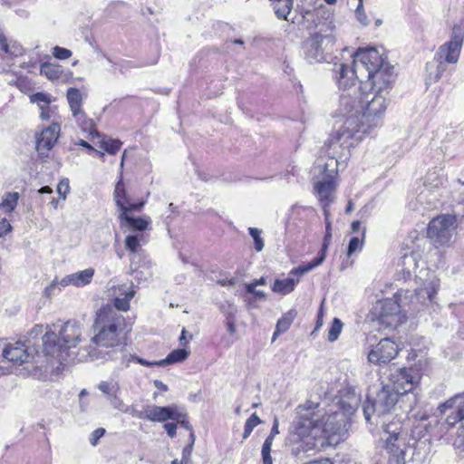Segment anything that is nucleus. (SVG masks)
<instances>
[{
    "label": "nucleus",
    "instance_id": "1",
    "mask_svg": "<svg viewBox=\"0 0 464 464\" xmlns=\"http://www.w3.org/2000/svg\"><path fill=\"white\" fill-rule=\"evenodd\" d=\"M395 76L393 66L384 65L368 85L370 92L364 99L343 93L332 117L341 122L338 139L344 146H358L374 129L382 125L389 104L388 95Z\"/></svg>",
    "mask_w": 464,
    "mask_h": 464
},
{
    "label": "nucleus",
    "instance_id": "2",
    "mask_svg": "<svg viewBox=\"0 0 464 464\" xmlns=\"http://www.w3.org/2000/svg\"><path fill=\"white\" fill-rule=\"evenodd\" d=\"M420 287L415 290L414 296L409 290H399L392 298L378 302L374 306L379 324L386 328H396L406 319V307L411 304H425L432 302L440 287V281L433 274H428Z\"/></svg>",
    "mask_w": 464,
    "mask_h": 464
},
{
    "label": "nucleus",
    "instance_id": "3",
    "mask_svg": "<svg viewBox=\"0 0 464 464\" xmlns=\"http://www.w3.org/2000/svg\"><path fill=\"white\" fill-rule=\"evenodd\" d=\"M124 328V318L111 306L102 307L96 314L93 336L90 343L81 350L80 356L85 361H107L113 358L110 348L119 344V335Z\"/></svg>",
    "mask_w": 464,
    "mask_h": 464
},
{
    "label": "nucleus",
    "instance_id": "4",
    "mask_svg": "<svg viewBox=\"0 0 464 464\" xmlns=\"http://www.w3.org/2000/svg\"><path fill=\"white\" fill-rule=\"evenodd\" d=\"M350 63H335L336 82L339 88L349 90L360 82V90L366 92L368 85L374 81L377 71L391 65L386 58L376 48L359 49Z\"/></svg>",
    "mask_w": 464,
    "mask_h": 464
},
{
    "label": "nucleus",
    "instance_id": "5",
    "mask_svg": "<svg viewBox=\"0 0 464 464\" xmlns=\"http://www.w3.org/2000/svg\"><path fill=\"white\" fill-rule=\"evenodd\" d=\"M83 326L77 321L36 324L29 332V338L42 335L43 353L60 363L66 361L69 350L77 347L83 337Z\"/></svg>",
    "mask_w": 464,
    "mask_h": 464
},
{
    "label": "nucleus",
    "instance_id": "6",
    "mask_svg": "<svg viewBox=\"0 0 464 464\" xmlns=\"http://www.w3.org/2000/svg\"><path fill=\"white\" fill-rule=\"evenodd\" d=\"M319 404L311 401L299 404L295 410L288 434L292 452L298 455L322 446V430L320 423L324 420Z\"/></svg>",
    "mask_w": 464,
    "mask_h": 464
},
{
    "label": "nucleus",
    "instance_id": "7",
    "mask_svg": "<svg viewBox=\"0 0 464 464\" xmlns=\"http://www.w3.org/2000/svg\"><path fill=\"white\" fill-rule=\"evenodd\" d=\"M360 398L353 391L347 401L343 398L329 407L325 411H322L324 416L320 423L322 430V447L337 444L341 437L346 432L349 418L355 411Z\"/></svg>",
    "mask_w": 464,
    "mask_h": 464
},
{
    "label": "nucleus",
    "instance_id": "8",
    "mask_svg": "<svg viewBox=\"0 0 464 464\" xmlns=\"http://www.w3.org/2000/svg\"><path fill=\"white\" fill-rule=\"evenodd\" d=\"M340 132L341 129L335 127L328 140L325 142L321 155L316 160V178L337 179L339 165L341 162H345L348 160L351 149L355 147L344 146L343 140L338 139Z\"/></svg>",
    "mask_w": 464,
    "mask_h": 464
},
{
    "label": "nucleus",
    "instance_id": "9",
    "mask_svg": "<svg viewBox=\"0 0 464 464\" xmlns=\"http://www.w3.org/2000/svg\"><path fill=\"white\" fill-rule=\"evenodd\" d=\"M456 229V218L451 215H441L433 218L428 227V238L436 247L449 246Z\"/></svg>",
    "mask_w": 464,
    "mask_h": 464
},
{
    "label": "nucleus",
    "instance_id": "10",
    "mask_svg": "<svg viewBox=\"0 0 464 464\" xmlns=\"http://www.w3.org/2000/svg\"><path fill=\"white\" fill-rule=\"evenodd\" d=\"M420 381V373L413 368L397 369L391 375L392 387L400 395L412 392Z\"/></svg>",
    "mask_w": 464,
    "mask_h": 464
},
{
    "label": "nucleus",
    "instance_id": "11",
    "mask_svg": "<svg viewBox=\"0 0 464 464\" xmlns=\"http://www.w3.org/2000/svg\"><path fill=\"white\" fill-rule=\"evenodd\" d=\"M334 40L330 35H312L305 43V57L310 63L326 60L325 53L334 46Z\"/></svg>",
    "mask_w": 464,
    "mask_h": 464
},
{
    "label": "nucleus",
    "instance_id": "12",
    "mask_svg": "<svg viewBox=\"0 0 464 464\" xmlns=\"http://www.w3.org/2000/svg\"><path fill=\"white\" fill-rule=\"evenodd\" d=\"M392 426L391 424L386 426L384 430L386 437L383 438L385 450L390 454L389 462L390 464H406L405 448H402L403 443L399 439L400 428L396 426L392 429Z\"/></svg>",
    "mask_w": 464,
    "mask_h": 464
},
{
    "label": "nucleus",
    "instance_id": "13",
    "mask_svg": "<svg viewBox=\"0 0 464 464\" xmlns=\"http://www.w3.org/2000/svg\"><path fill=\"white\" fill-rule=\"evenodd\" d=\"M399 353V347L390 338L382 339L376 345L369 349L367 359L375 365H382L393 360Z\"/></svg>",
    "mask_w": 464,
    "mask_h": 464
},
{
    "label": "nucleus",
    "instance_id": "14",
    "mask_svg": "<svg viewBox=\"0 0 464 464\" xmlns=\"http://www.w3.org/2000/svg\"><path fill=\"white\" fill-rule=\"evenodd\" d=\"M324 215V220H325V235L324 237V243L321 248V251L317 257L314 258L311 262H309L306 265L299 266L296 268H293L290 271L291 275H297V276H303L309 271L313 270L314 268L319 266L323 264L326 257V253L328 250V247L331 244L332 239V223L330 220V211L329 209H325Z\"/></svg>",
    "mask_w": 464,
    "mask_h": 464
},
{
    "label": "nucleus",
    "instance_id": "15",
    "mask_svg": "<svg viewBox=\"0 0 464 464\" xmlns=\"http://www.w3.org/2000/svg\"><path fill=\"white\" fill-rule=\"evenodd\" d=\"M30 345V339L4 344V359L16 365L28 362L33 357V353L29 350Z\"/></svg>",
    "mask_w": 464,
    "mask_h": 464
},
{
    "label": "nucleus",
    "instance_id": "16",
    "mask_svg": "<svg viewBox=\"0 0 464 464\" xmlns=\"http://www.w3.org/2000/svg\"><path fill=\"white\" fill-rule=\"evenodd\" d=\"M399 396L391 385L382 386L372 401V411L379 416L389 412L397 403Z\"/></svg>",
    "mask_w": 464,
    "mask_h": 464
},
{
    "label": "nucleus",
    "instance_id": "17",
    "mask_svg": "<svg viewBox=\"0 0 464 464\" xmlns=\"http://www.w3.org/2000/svg\"><path fill=\"white\" fill-rule=\"evenodd\" d=\"M316 179L317 180L314 182V189L324 208V213H325V209H329V206L335 199L334 193L337 188V179H328L320 177H317Z\"/></svg>",
    "mask_w": 464,
    "mask_h": 464
},
{
    "label": "nucleus",
    "instance_id": "18",
    "mask_svg": "<svg viewBox=\"0 0 464 464\" xmlns=\"http://www.w3.org/2000/svg\"><path fill=\"white\" fill-rule=\"evenodd\" d=\"M61 127L59 123H53L43 129L36 135V150L42 156H47L53 148L60 136Z\"/></svg>",
    "mask_w": 464,
    "mask_h": 464
},
{
    "label": "nucleus",
    "instance_id": "19",
    "mask_svg": "<svg viewBox=\"0 0 464 464\" xmlns=\"http://www.w3.org/2000/svg\"><path fill=\"white\" fill-rule=\"evenodd\" d=\"M179 406L177 404H170L168 406L158 405H146L143 408L144 418L151 422H165L167 420H173L179 419L178 414Z\"/></svg>",
    "mask_w": 464,
    "mask_h": 464
},
{
    "label": "nucleus",
    "instance_id": "20",
    "mask_svg": "<svg viewBox=\"0 0 464 464\" xmlns=\"http://www.w3.org/2000/svg\"><path fill=\"white\" fill-rule=\"evenodd\" d=\"M462 43L463 39L460 35L453 34L449 42L439 48L436 60L442 63H456L459 58Z\"/></svg>",
    "mask_w": 464,
    "mask_h": 464
},
{
    "label": "nucleus",
    "instance_id": "21",
    "mask_svg": "<svg viewBox=\"0 0 464 464\" xmlns=\"http://www.w3.org/2000/svg\"><path fill=\"white\" fill-rule=\"evenodd\" d=\"M98 389L106 396L111 406L121 412H130V406L126 405L120 397L121 387L118 382L102 381L98 384Z\"/></svg>",
    "mask_w": 464,
    "mask_h": 464
},
{
    "label": "nucleus",
    "instance_id": "22",
    "mask_svg": "<svg viewBox=\"0 0 464 464\" xmlns=\"http://www.w3.org/2000/svg\"><path fill=\"white\" fill-rule=\"evenodd\" d=\"M136 290L132 284L114 285L110 290V295L113 298L114 309L117 311H128L130 301L132 299Z\"/></svg>",
    "mask_w": 464,
    "mask_h": 464
},
{
    "label": "nucleus",
    "instance_id": "23",
    "mask_svg": "<svg viewBox=\"0 0 464 464\" xmlns=\"http://www.w3.org/2000/svg\"><path fill=\"white\" fill-rule=\"evenodd\" d=\"M113 199L121 213L125 210H140L144 206V201L139 203L130 202L127 197V192L122 178V170L120 172L119 179L115 185Z\"/></svg>",
    "mask_w": 464,
    "mask_h": 464
},
{
    "label": "nucleus",
    "instance_id": "24",
    "mask_svg": "<svg viewBox=\"0 0 464 464\" xmlns=\"http://www.w3.org/2000/svg\"><path fill=\"white\" fill-rule=\"evenodd\" d=\"M30 102L35 104L39 111V117L42 121H48L51 119L52 114L55 111L56 107L51 106L52 102H54V98L44 92H39L29 95Z\"/></svg>",
    "mask_w": 464,
    "mask_h": 464
},
{
    "label": "nucleus",
    "instance_id": "25",
    "mask_svg": "<svg viewBox=\"0 0 464 464\" xmlns=\"http://www.w3.org/2000/svg\"><path fill=\"white\" fill-rule=\"evenodd\" d=\"M454 406H457V411L449 415L446 419V422L451 426L464 420V396L456 395L440 406V411L441 413L445 412V411L449 409H452Z\"/></svg>",
    "mask_w": 464,
    "mask_h": 464
},
{
    "label": "nucleus",
    "instance_id": "26",
    "mask_svg": "<svg viewBox=\"0 0 464 464\" xmlns=\"http://www.w3.org/2000/svg\"><path fill=\"white\" fill-rule=\"evenodd\" d=\"M94 276L93 268H87L82 271H78L70 275L65 276L60 280V285L66 287L73 285L76 287H82L90 284Z\"/></svg>",
    "mask_w": 464,
    "mask_h": 464
},
{
    "label": "nucleus",
    "instance_id": "27",
    "mask_svg": "<svg viewBox=\"0 0 464 464\" xmlns=\"http://www.w3.org/2000/svg\"><path fill=\"white\" fill-rule=\"evenodd\" d=\"M129 211L125 210L120 214L121 225L134 233H143L148 227L149 221L142 218L131 217L129 215Z\"/></svg>",
    "mask_w": 464,
    "mask_h": 464
},
{
    "label": "nucleus",
    "instance_id": "28",
    "mask_svg": "<svg viewBox=\"0 0 464 464\" xmlns=\"http://www.w3.org/2000/svg\"><path fill=\"white\" fill-rule=\"evenodd\" d=\"M300 276H301L291 275L289 273V277L275 280L272 291L283 295L292 293L299 283Z\"/></svg>",
    "mask_w": 464,
    "mask_h": 464
},
{
    "label": "nucleus",
    "instance_id": "29",
    "mask_svg": "<svg viewBox=\"0 0 464 464\" xmlns=\"http://www.w3.org/2000/svg\"><path fill=\"white\" fill-rule=\"evenodd\" d=\"M72 115L82 131L89 132L92 137H99L98 131L93 128L92 121L86 116L82 110L74 111Z\"/></svg>",
    "mask_w": 464,
    "mask_h": 464
},
{
    "label": "nucleus",
    "instance_id": "30",
    "mask_svg": "<svg viewBox=\"0 0 464 464\" xmlns=\"http://www.w3.org/2000/svg\"><path fill=\"white\" fill-rule=\"evenodd\" d=\"M0 49L10 56L17 57L24 53V48L19 43L9 42L2 33H0Z\"/></svg>",
    "mask_w": 464,
    "mask_h": 464
},
{
    "label": "nucleus",
    "instance_id": "31",
    "mask_svg": "<svg viewBox=\"0 0 464 464\" xmlns=\"http://www.w3.org/2000/svg\"><path fill=\"white\" fill-rule=\"evenodd\" d=\"M296 315L297 312L295 309H291L283 314L277 321L276 331L273 334V340H275L278 334L286 332L290 328Z\"/></svg>",
    "mask_w": 464,
    "mask_h": 464
},
{
    "label": "nucleus",
    "instance_id": "32",
    "mask_svg": "<svg viewBox=\"0 0 464 464\" xmlns=\"http://www.w3.org/2000/svg\"><path fill=\"white\" fill-rule=\"evenodd\" d=\"M147 242L144 233H131L125 238V247L131 253H138L142 244Z\"/></svg>",
    "mask_w": 464,
    "mask_h": 464
},
{
    "label": "nucleus",
    "instance_id": "33",
    "mask_svg": "<svg viewBox=\"0 0 464 464\" xmlns=\"http://www.w3.org/2000/svg\"><path fill=\"white\" fill-rule=\"evenodd\" d=\"M427 81L429 83L438 82L445 72V65L440 62L428 63L426 65Z\"/></svg>",
    "mask_w": 464,
    "mask_h": 464
},
{
    "label": "nucleus",
    "instance_id": "34",
    "mask_svg": "<svg viewBox=\"0 0 464 464\" xmlns=\"http://www.w3.org/2000/svg\"><path fill=\"white\" fill-rule=\"evenodd\" d=\"M106 352H111V355L113 358H108L107 360H119L120 364L128 367L132 360H135L136 356L127 353L126 351L122 347L116 346L114 348H110Z\"/></svg>",
    "mask_w": 464,
    "mask_h": 464
},
{
    "label": "nucleus",
    "instance_id": "35",
    "mask_svg": "<svg viewBox=\"0 0 464 464\" xmlns=\"http://www.w3.org/2000/svg\"><path fill=\"white\" fill-rule=\"evenodd\" d=\"M19 199L18 192H7L4 194L0 202V211L2 213H11L17 206Z\"/></svg>",
    "mask_w": 464,
    "mask_h": 464
},
{
    "label": "nucleus",
    "instance_id": "36",
    "mask_svg": "<svg viewBox=\"0 0 464 464\" xmlns=\"http://www.w3.org/2000/svg\"><path fill=\"white\" fill-rule=\"evenodd\" d=\"M66 97L72 113L82 110V106L83 98L80 90L76 88H69L67 90Z\"/></svg>",
    "mask_w": 464,
    "mask_h": 464
},
{
    "label": "nucleus",
    "instance_id": "37",
    "mask_svg": "<svg viewBox=\"0 0 464 464\" xmlns=\"http://www.w3.org/2000/svg\"><path fill=\"white\" fill-rule=\"evenodd\" d=\"M40 73L47 79L53 81L59 79L63 74L62 66L52 63H44L41 64Z\"/></svg>",
    "mask_w": 464,
    "mask_h": 464
},
{
    "label": "nucleus",
    "instance_id": "38",
    "mask_svg": "<svg viewBox=\"0 0 464 464\" xmlns=\"http://www.w3.org/2000/svg\"><path fill=\"white\" fill-rule=\"evenodd\" d=\"M189 352L185 349L173 350L165 359L161 360L162 366L165 364L176 363L185 361Z\"/></svg>",
    "mask_w": 464,
    "mask_h": 464
},
{
    "label": "nucleus",
    "instance_id": "39",
    "mask_svg": "<svg viewBox=\"0 0 464 464\" xmlns=\"http://www.w3.org/2000/svg\"><path fill=\"white\" fill-rule=\"evenodd\" d=\"M444 181V177L442 174L439 173L437 170L429 171L424 179V185L427 188H434L441 186Z\"/></svg>",
    "mask_w": 464,
    "mask_h": 464
},
{
    "label": "nucleus",
    "instance_id": "40",
    "mask_svg": "<svg viewBox=\"0 0 464 464\" xmlns=\"http://www.w3.org/2000/svg\"><path fill=\"white\" fill-rule=\"evenodd\" d=\"M400 265L407 274H411L417 266L416 255L413 252L405 253L401 258Z\"/></svg>",
    "mask_w": 464,
    "mask_h": 464
},
{
    "label": "nucleus",
    "instance_id": "41",
    "mask_svg": "<svg viewBox=\"0 0 464 464\" xmlns=\"http://www.w3.org/2000/svg\"><path fill=\"white\" fill-rule=\"evenodd\" d=\"M100 146L108 153L115 154L121 149V142L119 140L102 138Z\"/></svg>",
    "mask_w": 464,
    "mask_h": 464
},
{
    "label": "nucleus",
    "instance_id": "42",
    "mask_svg": "<svg viewBox=\"0 0 464 464\" xmlns=\"http://www.w3.org/2000/svg\"><path fill=\"white\" fill-rule=\"evenodd\" d=\"M343 324L340 319L334 318L332 322V324L328 330L327 339L329 342L333 343L339 338L340 334L343 331Z\"/></svg>",
    "mask_w": 464,
    "mask_h": 464
},
{
    "label": "nucleus",
    "instance_id": "43",
    "mask_svg": "<svg viewBox=\"0 0 464 464\" xmlns=\"http://www.w3.org/2000/svg\"><path fill=\"white\" fill-rule=\"evenodd\" d=\"M365 230L362 232L361 237H353L350 239L347 255L350 256L354 252L361 250L363 246Z\"/></svg>",
    "mask_w": 464,
    "mask_h": 464
},
{
    "label": "nucleus",
    "instance_id": "44",
    "mask_svg": "<svg viewBox=\"0 0 464 464\" xmlns=\"http://www.w3.org/2000/svg\"><path fill=\"white\" fill-rule=\"evenodd\" d=\"M260 423L261 420L259 417L256 415V413H253L246 421L243 439H246L251 434L254 428H256Z\"/></svg>",
    "mask_w": 464,
    "mask_h": 464
},
{
    "label": "nucleus",
    "instance_id": "45",
    "mask_svg": "<svg viewBox=\"0 0 464 464\" xmlns=\"http://www.w3.org/2000/svg\"><path fill=\"white\" fill-rule=\"evenodd\" d=\"M248 231H249V234H250L251 237L254 240L255 249L257 252L262 251L263 248H264V246H265L264 240H263V238L261 237L262 231L260 229H258V228H256V227H249Z\"/></svg>",
    "mask_w": 464,
    "mask_h": 464
},
{
    "label": "nucleus",
    "instance_id": "46",
    "mask_svg": "<svg viewBox=\"0 0 464 464\" xmlns=\"http://www.w3.org/2000/svg\"><path fill=\"white\" fill-rule=\"evenodd\" d=\"M17 88L24 93L29 94L34 89V84L32 81L27 78H18L16 81Z\"/></svg>",
    "mask_w": 464,
    "mask_h": 464
},
{
    "label": "nucleus",
    "instance_id": "47",
    "mask_svg": "<svg viewBox=\"0 0 464 464\" xmlns=\"http://www.w3.org/2000/svg\"><path fill=\"white\" fill-rule=\"evenodd\" d=\"M355 16L358 22L362 25L368 24L369 21L363 9L362 0H358V5L355 9Z\"/></svg>",
    "mask_w": 464,
    "mask_h": 464
},
{
    "label": "nucleus",
    "instance_id": "48",
    "mask_svg": "<svg viewBox=\"0 0 464 464\" xmlns=\"http://www.w3.org/2000/svg\"><path fill=\"white\" fill-rule=\"evenodd\" d=\"M52 53L58 60H66L72 56V52L69 49L60 46H54Z\"/></svg>",
    "mask_w": 464,
    "mask_h": 464
},
{
    "label": "nucleus",
    "instance_id": "49",
    "mask_svg": "<svg viewBox=\"0 0 464 464\" xmlns=\"http://www.w3.org/2000/svg\"><path fill=\"white\" fill-rule=\"evenodd\" d=\"M178 414L179 419H173V421H177L179 423L182 427H184L186 430H188L189 431L192 430V426L188 421V414L185 410L179 407L178 409Z\"/></svg>",
    "mask_w": 464,
    "mask_h": 464
},
{
    "label": "nucleus",
    "instance_id": "50",
    "mask_svg": "<svg viewBox=\"0 0 464 464\" xmlns=\"http://www.w3.org/2000/svg\"><path fill=\"white\" fill-rule=\"evenodd\" d=\"M70 192V186L68 179H62L57 185V193L61 197L63 200H64L67 197V194Z\"/></svg>",
    "mask_w": 464,
    "mask_h": 464
},
{
    "label": "nucleus",
    "instance_id": "51",
    "mask_svg": "<svg viewBox=\"0 0 464 464\" xmlns=\"http://www.w3.org/2000/svg\"><path fill=\"white\" fill-rule=\"evenodd\" d=\"M62 286L60 285V280H57L56 278L53 280V282L44 288V294L47 297H51L52 295L56 294V290L61 291Z\"/></svg>",
    "mask_w": 464,
    "mask_h": 464
},
{
    "label": "nucleus",
    "instance_id": "52",
    "mask_svg": "<svg viewBox=\"0 0 464 464\" xmlns=\"http://www.w3.org/2000/svg\"><path fill=\"white\" fill-rule=\"evenodd\" d=\"M226 326L227 332L234 335L237 333V326L235 323V317L232 313H229L227 317Z\"/></svg>",
    "mask_w": 464,
    "mask_h": 464
},
{
    "label": "nucleus",
    "instance_id": "53",
    "mask_svg": "<svg viewBox=\"0 0 464 464\" xmlns=\"http://www.w3.org/2000/svg\"><path fill=\"white\" fill-rule=\"evenodd\" d=\"M271 448L270 446H266L263 444L262 446V459H263V464H273V460L271 458Z\"/></svg>",
    "mask_w": 464,
    "mask_h": 464
},
{
    "label": "nucleus",
    "instance_id": "54",
    "mask_svg": "<svg viewBox=\"0 0 464 464\" xmlns=\"http://www.w3.org/2000/svg\"><path fill=\"white\" fill-rule=\"evenodd\" d=\"M105 430L103 428H98L93 430L90 436V443L95 446L98 440L104 435Z\"/></svg>",
    "mask_w": 464,
    "mask_h": 464
},
{
    "label": "nucleus",
    "instance_id": "55",
    "mask_svg": "<svg viewBox=\"0 0 464 464\" xmlns=\"http://www.w3.org/2000/svg\"><path fill=\"white\" fill-rule=\"evenodd\" d=\"M12 226L6 218L0 219V237L11 232Z\"/></svg>",
    "mask_w": 464,
    "mask_h": 464
},
{
    "label": "nucleus",
    "instance_id": "56",
    "mask_svg": "<svg viewBox=\"0 0 464 464\" xmlns=\"http://www.w3.org/2000/svg\"><path fill=\"white\" fill-rule=\"evenodd\" d=\"M164 430L170 438H173L177 433V424L174 422H167L164 424Z\"/></svg>",
    "mask_w": 464,
    "mask_h": 464
},
{
    "label": "nucleus",
    "instance_id": "57",
    "mask_svg": "<svg viewBox=\"0 0 464 464\" xmlns=\"http://www.w3.org/2000/svg\"><path fill=\"white\" fill-rule=\"evenodd\" d=\"M192 450H193V448L191 445H188L187 447H185L183 449L182 458H181L182 463L188 464L189 462Z\"/></svg>",
    "mask_w": 464,
    "mask_h": 464
},
{
    "label": "nucleus",
    "instance_id": "58",
    "mask_svg": "<svg viewBox=\"0 0 464 464\" xmlns=\"http://www.w3.org/2000/svg\"><path fill=\"white\" fill-rule=\"evenodd\" d=\"M265 284H266L265 278L261 277L259 279L254 280L253 282L247 284L246 285V288L247 292H254V288H256V286L262 285H265Z\"/></svg>",
    "mask_w": 464,
    "mask_h": 464
},
{
    "label": "nucleus",
    "instance_id": "59",
    "mask_svg": "<svg viewBox=\"0 0 464 464\" xmlns=\"http://www.w3.org/2000/svg\"><path fill=\"white\" fill-rule=\"evenodd\" d=\"M115 65L117 66L120 72H121V73L127 72L132 67L131 63L128 62V61H121V62L116 63Z\"/></svg>",
    "mask_w": 464,
    "mask_h": 464
},
{
    "label": "nucleus",
    "instance_id": "60",
    "mask_svg": "<svg viewBox=\"0 0 464 464\" xmlns=\"http://www.w3.org/2000/svg\"><path fill=\"white\" fill-rule=\"evenodd\" d=\"M135 360L139 363H140L141 365L148 366V367H150V366H162L161 360L160 361L149 362V361H146V360L139 358V357H136Z\"/></svg>",
    "mask_w": 464,
    "mask_h": 464
},
{
    "label": "nucleus",
    "instance_id": "61",
    "mask_svg": "<svg viewBox=\"0 0 464 464\" xmlns=\"http://www.w3.org/2000/svg\"><path fill=\"white\" fill-rule=\"evenodd\" d=\"M278 433H279V423H278V420L276 418L274 420V423H273L270 434L268 436H272L273 438H275V436L277 435Z\"/></svg>",
    "mask_w": 464,
    "mask_h": 464
},
{
    "label": "nucleus",
    "instance_id": "62",
    "mask_svg": "<svg viewBox=\"0 0 464 464\" xmlns=\"http://www.w3.org/2000/svg\"><path fill=\"white\" fill-rule=\"evenodd\" d=\"M153 384H154V386H155L157 389H159V390H161V391H163V392L168 391V386H167L165 383H163L161 381L155 380V381L153 382Z\"/></svg>",
    "mask_w": 464,
    "mask_h": 464
},
{
    "label": "nucleus",
    "instance_id": "63",
    "mask_svg": "<svg viewBox=\"0 0 464 464\" xmlns=\"http://www.w3.org/2000/svg\"><path fill=\"white\" fill-rule=\"evenodd\" d=\"M129 413L131 414L134 417L139 418V419H145L144 418V414H142L143 411H138L135 409H133L132 407H130V412Z\"/></svg>",
    "mask_w": 464,
    "mask_h": 464
},
{
    "label": "nucleus",
    "instance_id": "64",
    "mask_svg": "<svg viewBox=\"0 0 464 464\" xmlns=\"http://www.w3.org/2000/svg\"><path fill=\"white\" fill-rule=\"evenodd\" d=\"M129 413L131 414L134 417L139 418V419H145L144 418V414H142L143 411H138L135 409H133L132 407H130V412Z\"/></svg>",
    "mask_w": 464,
    "mask_h": 464
}]
</instances>
